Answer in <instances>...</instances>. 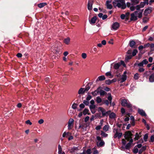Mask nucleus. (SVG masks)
Returning <instances> with one entry per match:
<instances>
[{"label": "nucleus", "instance_id": "51", "mask_svg": "<svg viewBox=\"0 0 154 154\" xmlns=\"http://www.w3.org/2000/svg\"><path fill=\"white\" fill-rule=\"evenodd\" d=\"M142 62V63H143V64L145 65L147 64L148 62L147 60L146 59L144 60Z\"/></svg>", "mask_w": 154, "mask_h": 154}, {"label": "nucleus", "instance_id": "56", "mask_svg": "<svg viewBox=\"0 0 154 154\" xmlns=\"http://www.w3.org/2000/svg\"><path fill=\"white\" fill-rule=\"evenodd\" d=\"M150 142H154V136L152 135L151 137Z\"/></svg>", "mask_w": 154, "mask_h": 154}, {"label": "nucleus", "instance_id": "41", "mask_svg": "<svg viewBox=\"0 0 154 154\" xmlns=\"http://www.w3.org/2000/svg\"><path fill=\"white\" fill-rule=\"evenodd\" d=\"M89 112V110L87 109H85L83 111V114L84 115H85L88 113Z\"/></svg>", "mask_w": 154, "mask_h": 154}, {"label": "nucleus", "instance_id": "26", "mask_svg": "<svg viewBox=\"0 0 154 154\" xmlns=\"http://www.w3.org/2000/svg\"><path fill=\"white\" fill-rule=\"evenodd\" d=\"M99 92V88H98L97 90L92 92L91 93L94 96H95L98 94Z\"/></svg>", "mask_w": 154, "mask_h": 154}, {"label": "nucleus", "instance_id": "20", "mask_svg": "<svg viewBox=\"0 0 154 154\" xmlns=\"http://www.w3.org/2000/svg\"><path fill=\"white\" fill-rule=\"evenodd\" d=\"M138 112L139 114L143 116H146L145 112L142 109H139L138 110Z\"/></svg>", "mask_w": 154, "mask_h": 154}, {"label": "nucleus", "instance_id": "45", "mask_svg": "<svg viewBox=\"0 0 154 154\" xmlns=\"http://www.w3.org/2000/svg\"><path fill=\"white\" fill-rule=\"evenodd\" d=\"M148 138V135L147 134H145L143 137V139L144 141L146 142L147 141V139Z\"/></svg>", "mask_w": 154, "mask_h": 154}, {"label": "nucleus", "instance_id": "44", "mask_svg": "<svg viewBox=\"0 0 154 154\" xmlns=\"http://www.w3.org/2000/svg\"><path fill=\"white\" fill-rule=\"evenodd\" d=\"M77 105L76 103H74L72 105V107L74 109H75L77 107Z\"/></svg>", "mask_w": 154, "mask_h": 154}, {"label": "nucleus", "instance_id": "33", "mask_svg": "<svg viewBox=\"0 0 154 154\" xmlns=\"http://www.w3.org/2000/svg\"><path fill=\"white\" fill-rule=\"evenodd\" d=\"M140 75L138 73H136L134 75V79L136 80H137L140 77Z\"/></svg>", "mask_w": 154, "mask_h": 154}, {"label": "nucleus", "instance_id": "7", "mask_svg": "<svg viewBox=\"0 0 154 154\" xmlns=\"http://www.w3.org/2000/svg\"><path fill=\"white\" fill-rule=\"evenodd\" d=\"M74 120L73 119L70 118L68 122V128L69 130L71 129L73 127Z\"/></svg>", "mask_w": 154, "mask_h": 154}, {"label": "nucleus", "instance_id": "48", "mask_svg": "<svg viewBox=\"0 0 154 154\" xmlns=\"http://www.w3.org/2000/svg\"><path fill=\"white\" fill-rule=\"evenodd\" d=\"M90 89V87L88 85H87L85 88L84 89L85 92L88 91Z\"/></svg>", "mask_w": 154, "mask_h": 154}, {"label": "nucleus", "instance_id": "55", "mask_svg": "<svg viewBox=\"0 0 154 154\" xmlns=\"http://www.w3.org/2000/svg\"><path fill=\"white\" fill-rule=\"evenodd\" d=\"M120 17L123 20L125 18V14H122L120 16Z\"/></svg>", "mask_w": 154, "mask_h": 154}, {"label": "nucleus", "instance_id": "1", "mask_svg": "<svg viewBox=\"0 0 154 154\" xmlns=\"http://www.w3.org/2000/svg\"><path fill=\"white\" fill-rule=\"evenodd\" d=\"M113 4L115 8L117 7L123 9H125L126 7L125 0H115L113 2Z\"/></svg>", "mask_w": 154, "mask_h": 154}, {"label": "nucleus", "instance_id": "27", "mask_svg": "<svg viewBox=\"0 0 154 154\" xmlns=\"http://www.w3.org/2000/svg\"><path fill=\"white\" fill-rule=\"evenodd\" d=\"M104 144V142L103 141H101L100 142H97V145L98 146H102Z\"/></svg>", "mask_w": 154, "mask_h": 154}, {"label": "nucleus", "instance_id": "60", "mask_svg": "<svg viewBox=\"0 0 154 154\" xmlns=\"http://www.w3.org/2000/svg\"><path fill=\"white\" fill-rule=\"evenodd\" d=\"M44 121L43 119H40L38 121V123L40 124H41L44 122Z\"/></svg>", "mask_w": 154, "mask_h": 154}, {"label": "nucleus", "instance_id": "25", "mask_svg": "<svg viewBox=\"0 0 154 154\" xmlns=\"http://www.w3.org/2000/svg\"><path fill=\"white\" fill-rule=\"evenodd\" d=\"M70 38L69 37H67L64 39V42L66 45H68L70 42Z\"/></svg>", "mask_w": 154, "mask_h": 154}, {"label": "nucleus", "instance_id": "23", "mask_svg": "<svg viewBox=\"0 0 154 154\" xmlns=\"http://www.w3.org/2000/svg\"><path fill=\"white\" fill-rule=\"evenodd\" d=\"M135 44V42L133 40L129 42V46L132 48H134V46Z\"/></svg>", "mask_w": 154, "mask_h": 154}, {"label": "nucleus", "instance_id": "32", "mask_svg": "<svg viewBox=\"0 0 154 154\" xmlns=\"http://www.w3.org/2000/svg\"><path fill=\"white\" fill-rule=\"evenodd\" d=\"M146 146H143L142 148L139 150V153L140 154H141L143 151L146 149Z\"/></svg>", "mask_w": 154, "mask_h": 154}, {"label": "nucleus", "instance_id": "63", "mask_svg": "<svg viewBox=\"0 0 154 154\" xmlns=\"http://www.w3.org/2000/svg\"><path fill=\"white\" fill-rule=\"evenodd\" d=\"M83 103L86 105H88L89 104V102L87 100H84L83 101Z\"/></svg>", "mask_w": 154, "mask_h": 154}, {"label": "nucleus", "instance_id": "42", "mask_svg": "<svg viewBox=\"0 0 154 154\" xmlns=\"http://www.w3.org/2000/svg\"><path fill=\"white\" fill-rule=\"evenodd\" d=\"M101 135L102 136L104 137H106L107 136L108 134L105 133L103 131H101Z\"/></svg>", "mask_w": 154, "mask_h": 154}, {"label": "nucleus", "instance_id": "52", "mask_svg": "<svg viewBox=\"0 0 154 154\" xmlns=\"http://www.w3.org/2000/svg\"><path fill=\"white\" fill-rule=\"evenodd\" d=\"M133 152L135 153H137L138 152V149L137 148L134 147L133 149Z\"/></svg>", "mask_w": 154, "mask_h": 154}, {"label": "nucleus", "instance_id": "38", "mask_svg": "<svg viewBox=\"0 0 154 154\" xmlns=\"http://www.w3.org/2000/svg\"><path fill=\"white\" fill-rule=\"evenodd\" d=\"M132 57V56L131 55H127L125 57V60H128L129 59H130Z\"/></svg>", "mask_w": 154, "mask_h": 154}, {"label": "nucleus", "instance_id": "37", "mask_svg": "<svg viewBox=\"0 0 154 154\" xmlns=\"http://www.w3.org/2000/svg\"><path fill=\"white\" fill-rule=\"evenodd\" d=\"M96 101L97 103H100L102 102V100L99 97H97L96 98Z\"/></svg>", "mask_w": 154, "mask_h": 154}, {"label": "nucleus", "instance_id": "59", "mask_svg": "<svg viewBox=\"0 0 154 154\" xmlns=\"http://www.w3.org/2000/svg\"><path fill=\"white\" fill-rule=\"evenodd\" d=\"M26 124H29L30 125L32 124V123L29 120L26 121Z\"/></svg>", "mask_w": 154, "mask_h": 154}, {"label": "nucleus", "instance_id": "10", "mask_svg": "<svg viewBox=\"0 0 154 154\" xmlns=\"http://www.w3.org/2000/svg\"><path fill=\"white\" fill-rule=\"evenodd\" d=\"M119 27V24L117 22L114 23L111 26V30H116Z\"/></svg>", "mask_w": 154, "mask_h": 154}, {"label": "nucleus", "instance_id": "22", "mask_svg": "<svg viewBox=\"0 0 154 154\" xmlns=\"http://www.w3.org/2000/svg\"><path fill=\"white\" fill-rule=\"evenodd\" d=\"M149 80L150 82H154V73L150 75Z\"/></svg>", "mask_w": 154, "mask_h": 154}, {"label": "nucleus", "instance_id": "61", "mask_svg": "<svg viewBox=\"0 0 154 154\" xmlns=\"http://www.w3.org/2000/svg\"><path fill=\"white\" fill-rule=\"evenodd\" d=\"M89 119V117L88 116H87L84 119L85 122H87L88 121Z\"/></svg>", "mask_w": 154, "mask_h": 154}, {"label": "nucleus", "instance_id": "31", "mask_svg": "<svg viewBox=\"0 0 154 154\" xmlns=\"http://www.w3.org/2000/svg\"><path fill=\"white\" fill-rule=\"evenodd\" d=\"M140 133H139V134H138L137 133H136L135 134V137L134 139L135 140H138L141 137V135H140Z\"/></svg>", "mask_w": 154, "mask_h": 154}, {"label": "nucleus", "instance_id": "9", "mask_svg": "<svg viewBox=\"0 0 154 154\" xmlns=\"http://www.w3.org/2000/svg\"><path fill=\"white\" fill-rule=\"evenodd\" d=\"M138 12L137 11H135L134 13L131 14V18L130 20L131 21L136 20L137 19V13Z\"/></svg>", "mask_w": 154, "mask_h": 154}, {"label": "nucleus", "instance_id": "46", "mask_svg": "<svg viewBox=\"0 0 154 154\" xmlns=\"http://www.w3.org/2000/svg\"><path fill=\"white\" fill-rule=\"evenodd\" d=\"M107 85H110L112 83V81L109 80H107L105 81Z\"/></svg>", "mask_w": 154, "mask_h": 154}, {"label": "nucleus", "instance_id": "36", "mask_svg": "<svg viewBox=\"0 0 154 154\" xmlns=\"http://www.w3.org/2000/svg\"><path fill=\"white\" fill-rule=\"evenodd\" d=\"M149 72L148 71H146L143 74V76L147 78L149 74Z\"/></svg>", "mask_w": 154, "mask_h": 154}, {"label": "nucleus", "instance_id": "11", "mask_svg": "<svg viewBox=\"0 0 154 154\" xmlns=\"http://www.w3.org/2000/svg\"><path fill=\"white\" fill-rule=\"evenodd\" d=\"M152 11V8L149 7L146 9L144 12V14L145 16H147L148 14L150 13Z\"/></svg>", "mask_w": 154, "mask_h": 154}, {"label": "nucleus", "instance_id": "49", "mask_svg": "<svg viewBox=\"0 0 154 154\" xmlns=\"http://www.w3.org/2000/svg\"><path fill=\"white\" fill-rule=\"evenodd\" d=\"M82 56L83 59H85L87 57V54L85 53H83L82 54Z\"/></svg>", "mask_w": 154, "mask_h": 154}, {"label": "nucleus", "instance_id": "50", "mask_svg": "<svg viewBox=\"0 0 154 154\" xmlns=\"http://www.w3.org/2000/svg\"><path fill=\"white\" fill-rule=\"evenodd\" d=\"M130 14V13L129 12H127L126 13L125 15V19L126 20H128L129 18V16Z\"/></svg>", "mask_w": 154, "mask_h": 154}, {"label": "nucleus", "instance_id": "15", "mask_svg": "<svg viewBox=\"0 0 154 154\" xmlns=\"http://www.w3.org/2000/svg\"><path fill=\"white\" fill-rule=\"evenodd\" d=\"M138 11V12L137 13V15L139 18H141L142 16V13L143 11V10H141L139 9L137 10Z\"/></svg>", "mask_w": 154, "mask_h": 154}, {"label": "nucleus", "instance_id": "8", "mask_svg": "<svg viewBox=\"0 0 154 154\" xmlns=\"http://www.w3.org/2000/svg\"><path fill=\"white\" fill-rule=\"evenodd\" d=\"M113 132L115 133V134L114 136V137L116 138L118 137V139H120L122 135V133H119L118 131V130L116 129H113Z\"/></svg>", "mask_w": 154, "mask_h": 154}, {"label": "nucleus", "instance_id": "3", "mask_svg": "<svg viewBox=\"0 0 154 154\" xmlns=\"http://www.w3.org/2000/svg\"><path fill=\"white\" fill-rule=\"evenodd\" d=\"M121 104L122 106L127 107L128 108H132V105L128 101L125 99L122 100Z\"/></svg>", "mask_w": 154, "mask_h": 154}, {"label": "nucleus", "instance_id": "54", "mask_svg": "<svg viewBox=\"0 0 154 154\" xmlns=\"http://www.w3.org/2000/svg\"><path fill=\"white\" fill-rule=\"evenodd\" d=\"M145 70V69L143 68H140L138 69V71L140 72H143Z\"/></svg>", "mask_w": 154, "mask_h": 154}, {"label": "nucleus", "instance_id": "14", "mask_svg": "<svg viewBox=\"0 0 154 154\" xmlns=\"http://www.w3.org/2000/svg\"><path fill=\"white\" fill-rule=\"evenodd\" d=\"M127 73V72L126 71H125L124 72L123 75L122 76L121 78V83L123 82H125L127 79V75H126Z\"/></svg>", "mask_w": 154, "mask_h": 154}, {"label": "nucleus", "instance_id": "39", "mask_svg": "<svg viewBox=\"0 0 154 154\" xmlns=\"http://www.w3.org/2000/svg\"><path fill=\"white\" fill-rule=\"evenodd\" d=\"M138 51L136 49H134L133 50L132 53V56H135L137 54V53Z\"/></svg>", "mask_w": 154, "mask_h": 154}, {"label": "nucleus", "instance_id": "5", "mask_svg": "<svg viewBox=\"0 0 154 154\" xmlns=\"http://www.w3.org/2000/svg\"><path fill=\"white\" fill-rule=\"evenodd\" d=\"M121 65H123V66H125V64L123 61L121 60L120 62H118L117 63H112L111 64V66L113 65L114 69H117L119 68Z\"/></svg>", "mask_w": 154, "mask_h": 154}, {"label": "nucleus", "instance_id": "53", "mask_svg": "<svg viewBox=\"0 0 154 154\" xmlns=\"http://www.w3.org/2000/svg\"><path fill=\"white\" fill-rule=\"evenodd\" d=\"M95 105H91L90 106V108L91 110L92 109H94L95 107Z\"/></svg>", "mask_w": 154, "mask_h": 154}, {"label": "nucleus", "instance_id": "30", "mask_svg": "<svg viewBox=\"0 0 154 154\" xmlns=\"http://www.w3.org/2000/svg\"><path fill=\"white\" fill-rule=\"evenodd\" d=\"M109 117L111 119H113L115 117H116V114L113 112L110 113L109 115Z\"/></svg>", "mask_w": 154, "mask_h": 154}, {"label": "nucleus", "instance_id": "24", "mask_svg": "<svg viewBox=\"0 0 154 154\" xmlns=\"http://www.w3.org/2000/svg\"><path fill=\"white\" fill-rule=\"evenodd\" d=\"M59 154H65L64 152H62V148L60 144L58 146Z\"/></svg>", "mask_w": 154, "mask_h": 154}, {"label": "nucleus", "instance_id": "13", "mask_svg": "<svg viewBox=\"0 0 154 154\" xmlns=\"http://www.w3.org/2000/svg\"><path fill=\"white\" fill-rule=\"evenodd\" d=\"M145 5V2H141L139 5H137L135 7L136 9L139 10L140 8H143Z\"/></svg>", "mask_w": 154, "mask_h": 154}, {"label": "nucleus", "instance_id": "6", "mask_svg": "<svg viewBox=\"0 0 154 154\" xmlns=\"http://www.w3.org/2000/svg\"><path fill=\"white\" fill-rule=\"evenodd\" d=\"M108 99L109 101L107 100H105L104 101V103L107 106H108L109 104V103H110V105H111L112 99L111 93H108Z\"/></svg>", "mask_w": 154, "mask_h": 154}, {"label": "nucleus", "instance_id": "17", "mask_svg": "<svg viewBox=\"0 0 154 154\" xmlns=\"http://www.w3.org/2000/svg\"><path fill=\"white\" fill-rule=\"evenodd\" d=\"M129 141V143L126 144L125 147L126 149H128L130 148L131 145V143L133 142V140L132 139H130V140Z\"/></svg>", "mask_w": 154, "mask_h": 154}, {"label": "nucleus", "instance_id": "4", "mask_svg": "<svg viewBox=\"0 0 154 154\" xmlns=\"http://www.w3.org/2000/svg\"><path fill=\"white\" fill-rule=\"evenodd\" d=\"M132 134L130 131H126L124 137L125 139L128 141H129L130 139H132Z\"/></svg>", "mask_w": 154, "mask_h": 154}, {"label": "nucleus", "instance_id": "2", "mask_svg": "<svg viewBox=\"0 0 154 154\" xmlns=\"http://www.w3.org/2000/svg\"><path fill=\"white\" fill-rule=\"evenodd\" d=\"M98 111L99 112H101L102 116V117H103L105 116H107L111 112V111L109 110L107 111H106L104 109L101 107H98Z\"/></svg>", "mask_w": 154, "mask_h": 154}, {"label": "nucleus", "instance_id": "43", "mask_svg": "<svg viewBox=\"0 0 154 154\" xmlns=\"http://www.w3.org/2000/svg\"><path fill=\"white\" fill-rule=\"evenodd\" d=\"M76 148L75 147H73L69 149L71 152H73L76 150Z\"/></svg>", "mask_w": 154, "mask_h": 154}, {"label": "nucleus", "instance_id": "57", "mask_svg": "<svg viewBox=\"0 0 154 154\" xmlns=\"http://www.w3.org/2000/svg\"><path fill=\"white\" fill-rule=\"evenodd\" d=\"M91 97V96L90 95H88L86 98V100L88 101L90 100Z\"/></svg>", "mask_w": 154, "mask_h": 154}, {"label": "nucleus", "instance_id": "12", "mask_svg": "<svg viewBox=\"0 0 154 154\" xmlns=\"http://www.w3.org/2000/svg\"><path fill=\"white\" fill-rule=\"evenodd\" d=\"M93 1L92 0H89L88 4V9L90 10L92 9V5L93 4Z\"/></svg>", "mask_w": 154, "mask_h": 154}, {"label": "nucleus", "instance_id": "18", "mask_svg": "<svg viewBox=\"0 0 154 154\" xmlns=\"http://www.w3.org/2000/svg\"><path fill=\"white\" fill-rule=\"evenodd\" d=\"M106 78L104 75H101L99 76L97 79L96 81L97 82L99 81H102L103 80H104Z\"/></svg>", "mask_w": 154, "mask_h": 154}, {"label": "nucleus", "instance_id": "64", "mask_svg": "<svg viewBox=\"0 0 154 154\" xmlns=\"http://www.w3.org/2000/svg\"><path fill=\"white\" fill-rule=\"evenodd\" d=\"M122 143L124 145H125L126 143V141L125 140L123 139L122 140Z\"/></svg>", "mask_w": 154, "mask_h": 154}, {"label": "nucleus", "instance_id": "58", "mask_svg": "<svg viewBox=\"0 0 154 154\" xmlns=\"http://www.w3.org/2000/svg\"><path fill=\"white\" fill-rule=\"evenodd\" d=\"M135 9H136L135 7L132 6L130 7V9L132 11H134Z\"/></svg>", "mask_w": 154, "mask_h": 154}, {"label": "nucleus", "instance_id": "19", "mask_svg": "<svg viewBox=\"0 0 154 154\" xmlns=\"http://www.w3.org/2000/svg\"><path fill=\"white\" fill-rule=\"evenodd\" d=\"M72 135L71 133L68 132H63V134L62 135V137H67L68 136H69V135Z\"/></svg>", "mask_w": 154, "mask_h": 154}, {"label": "nucleus", "instance_id": "28", "mask_svg": "<svg viewBox=\"0 0 154 154\" xmlns=\"http://www.w3.org/2000/svg\"><path fill=\"white\" fill-rule=\"evenodd\" d=\"M85 92L84 89L82 88H80L78 91V94H83Z\"/></svg>", "mask_w": 154, "mask_h": 154}, {"label": "nucleus", "instance_id": "62", "mask_svg": "<svg viewBox=\"0 0 154 154\" xmlns=\"http://www.w3.org/2000/svg\"><path fill=\"white\" fill-rule=\"evenodd\" d=\"M106 76H111V72H108L106 73Z\"/></svg>", "mask_w": 154, "mask_h": 154}, {"label": "nucleus", "instance_id": "40", "mask_svg": "<svg viewBox=\"0 0 154 154\" xmlns=\"http://www.w3.org/2000/svg\"><path fill=\"white\" fill-rule=\"evenodd\" d=\"M149 20V18L148 17H145L143 18V21L144 23H146Z\"/></svg>", "mask_w": 154, "mask_h": 154}, {"label": "nucleus", "instance_id": "16", "mask_svg": "<svg viewBox=\"0 0 154 154\" xmlns=\"http://www.w3.org/2000/svg\"><path fill=\"white\" fill-rule=\"evenodd\" d=\"M111 2V1H107L106 2V5L107 8L108 9H111L112 8V5L109 3Z\"/></svg>", "mask_w": 154, "mask_h": 154}, {"label": "nucleus", "instance_id": "47", "mask_svg": "<svg viewBox=\"0 0 154 154\" xmlns=\"http://www.w3.org/2000/svg\"><path fill=\"white\" fill-rule=\"evenodd\" d=\"M131 2L135 4H137L139 2V0H132Z\"/></svg>", "mask_w": 154, "mask_h": 154}, {"label": "nucleus", "instance_id": "35", "mask_svg": "<svg viewBox=\"0 0 154 154\" xmlns=\"http://www.w3.org/2000/svg\"><path fill=\"white\" fill-rule=\"evenodd\" d=\"M109 126L108 125H106L103 127V130L105 131H107L108 130Z\"/></svg>", "mask_w": 154, "mask_h": 154}, {"label": "nucleus", "instance_id": "34", "mask_svg": "<svg viewBox=\"0 0 154 154\" xmlns=\"http://www.w3.org/2000/svg\"><path fill=\"white\" fill-rule=\"evenodd\" d=\"M99 92L100 95L102 96H104L105 94H106L105 91L103 90H100Z\"/></svg>", "mask_w": 154, "mask_h": 154}, {"label": "nucleus", "instance_id": "29", "mask_svg": "<svg viewBox=\"0 0 154 154\" xmlns=\"http://www.w3.org/2000/svg\"><path fill=\"white\" fill-rule=\"evenodd\" d=\"M47 4L45 3H41L38 5V6L39 8H43Z\"/></svg>", "mask_w": 154, "mask_h": 154}, {"label": "nucleus", "instance_id": "21", "mask_svg": "<svg viewBox=\"0 0 154 154\" xmlns=\"http://www.w3.org/2000/svg\"><path fill=\"white\" fill-rule=\"evenodd\" d=\"M97 20V17L96 16H94L93 17L90 21V23L91 24H94L95 23Z\"/></svg>", "mask_w": 154, "mask_h": 154}]
</instances>
